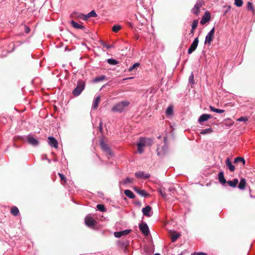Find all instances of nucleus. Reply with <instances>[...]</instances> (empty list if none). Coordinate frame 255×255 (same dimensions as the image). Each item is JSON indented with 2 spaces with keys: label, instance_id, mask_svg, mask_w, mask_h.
Here are the masks:
<instances>
[{
  "label": "nucleus",
  "instance_id": "f257e3e1",
  "mask_svg": "<svg viewBox=\"0 0 255 255\" xmlns=\"http://www.w3.org/2000/svg\"><path fill=\"white\" fill-rule=\"evenodd\" d=\"M129 104V102L127 100L118 103L112 108V111L113 112L122 113Z\"/></svg>",
  "mask_w": 255,
  "mask_h": 255
},
{
  "label": "nucleus",
  "instance_id": "f03ea898",
  "mask_svg": "<svg viewBox=\"0 0 255 255\" xmlns=\"http://www.w3.org/2000/svg\"><path fill=\"white\" fill-rule=\"evenodd\" d=\"M86 86L85 82L81 80H79L77 81L76 88L73 90L72 94L75 96H79L82 91L85 89Z\"/></svg>",
  "mask_w": 255,
  "mask_h": 255
},
{
  "label": "nucleus",
  "instance_id": "7ed1b4c3",
  "mask_svg": "<svg viewBox=\"0 0 255 255\" xmlns=\"http://www.w3.org/2000/svg\"><path fill=\"white\" fill-rule=\"evenodd\" d=\"M167 137L165 136L164 137V144L160 146H159L157 148L156 151L157 154L159 156L164 155L168 151V145L167 142Z\"/></svg>",
  "mask_w": 255,
  "mask_h": 255
},
{
  "label": "nucleus",
  "instance_id": "20e7f679",
  "mask_svg": "<svg viewBox=\"0 0 255 255\" xmlns=\"http://www.w3.org/2000/svg\"><path fill=\"white\" fill-rule=\"evenodd\" d=\"M215 28L213 27L207 34L205 37V44L210 45L214 37Z\"/></svg>",
  "mask_w": 255,
  "mask_h": 255
},
{
  "label": "nucleus",
  "instance_id": "39448f33",
  "mask_svg": "<svg viewBox=\"0 0 255 255\" xmlns=\"http://www.w3.org/2000/svg\"><path fill=\"white\" fill-rule=\"evenodd\" d=\"M199 43V39L198 37H196L193 40V42L191 44L188 50V53L191 54L193 52H194L196 49L197 48Z\"/></svg>",
  "mask_w": 255,
  "mask_h": 255
},
{
  "label": "nucleus",
  "instance_id": "423d86ee",
  "mask_svg": "<svg viewBox=\"0 0 255 255\" xmlns=\"http://www.w3.org/2000/svg\"><path fill=\"white\" fill-rule=\"evenodd\" d=\"M85 224L89 227L92 228L96 226V221L90 215L86 217L85 219Z\"/></svg>",
  "mask_w": 255,
  "mask_h": 255
},
{
  "label": "nucleus",
  "instance_id": "0eeeda50",
  "mask_svg": "<svg viewBox=\"0 0 255 255\" xmlns=\"http://www.w3.org/2000/svg\"><path fill=\"white\" fill-rule=\"evenodd\" d=\"M139 228L141 233L145 236H148L149 233V228L145 223H142L139 224Z\"/></svg>",
  "mask_w": 255,
  "mask_h": 255
},
{
  "label": "nucleus",
  "instance_id": "6e6552de",
  "mask_svg": "<svg viewBox=\"0 0 255 255\" xmlns=\"http://www.w3.org/2000/svg\"><path fill=\"white\" fill-rule=\"evenodd\" d=\"M26 140L28 143L32 146H35L38 145L39 144L38 140L30 134H29L26 136Z\"/></svg>",
  "mask_w": 255,
  "mask_h": 255
},
{
  "label": "nucleus",
  "instance_id": "1a4fd4ad",
  "mask_svg": "<svg viewBox=\"0 0 255 255\" xmlns=\"http://www.w3.org/2000/svg\"><path fill=\"white\" fill-rule=\"evenodd\" d=\"M100 144L101 148L104 151L108 153L110 155L112 154L110 148L109 147L108 145L103 140H101Z\"/></svg>",
  "mask_w": 255,
  "mask_h": 255
},
{
  "label": "nucleus",
  "instance_id": "9d476101",
  "mask_svg": "<svg viewBox=\"0 0 255 255\" xmlns=\"http://www.w3.org/2000/svg\"><path fill=\"white\" fill-rule=\"evenodd\" d=\"M131 232V230H125L120 232H116L114 233L115 237L119 238L122 236L128 235Z\"/></svg>",
  "mask_w": 255,
  "mask_h": 255
},
{
  "label": "nucleus",
  "instance_id": "9b49d317",
  "mask_svg": "<svg viewBox=\"0 0 255 255\" xmlns=\"http://www.w3.org/2000/svg\"><path fill=\"white\" fill-rule=\"evenodd\" d=\"M212 116L209 114H204L200 116L198 120V122L201 124L202 123L205 122L208 120L209 119L211 118Z\"/></svg>",
  "mask_w": 255,
  "mask_h": 255
},
{
  "label": "nucleus",
  "instance_id": "f8f14e48",
  "mask_svg": "<svg viewBox=\"0 0 255 255\" xmlns=\"http://www.w3.org/2000/svg\"><path fill=\"white\" fill-rule=\"evenodd\" d=\"M48 143L51 146L54 148L58 147V142L57 140L53 136H49L48 137Z\"/></svg>",
  "mask_w": 255,
  "mask_h": 255
},
{
  "label": "nucleus",
  "instance_id": "ddd939ff",
  "mask_svg": "<svg viewBox=\"0 0 255 255\" xmlns=\"http://www.w3.org/2000/svg\"><path fill=\"white\" fill-rule=\"evenodd\" d=\"M225 163L228 169L231 172H234L235 170V166L231 162L229 157L226 158Z\"/></svg>",
  "mask_w": 255,
  "mask_h": 255
},
{
  "label": "nucleus",
  "instance_id": "4468645a",
  "mask_svg": "<svg viewBox=\"0 0 255 255\" xmlns=\"http://www.w3.org/2000/svg\"><path fill=\"white\" fill-rule=\"evenodd\" d=\"M133 190L142 197H146L149 195L148 193H147L144 190H141L137 187H134Z\"/></svg>",
  "mask_w": 255,
  "mask_h": 255
},
{
  "label": "nucleus",
  "instance_id": "2eb2a0df",
  "mask_svg": "<svg viewBox=\"0 0 255 255\" xmlns=\"http://www.w3.org/2000/svg\"><path fill=\"white\" fill-rule=\"evenodd\" d=\"M151 207L149 206H146L145 207L143 208L142 211L143 214L147 217H150L152 215L151 212Z\"/></svg>",
  "mask_w": 255,
  "mask_h": 255
},
{
  "label": "nucleus",
  "instance_id": "dca6fc26",
  "mask_svg": "<svg viewBox=\"0 0 255 255\" xmlns=\"http://www.w3.org/2000/svg\"><path fill=\"white\" fill-rule=\"evenodd\" d=\"M135 176L138 178L147 179L150 177L148 173H144L143 172L139 171L135 173Z\"/></svg>",
  "mask_w": 255,
  "mask_h": 255
},
{
  "label": "nucleus",
  "instance_id": "f3484780",
  "mask_svg": "<svg viewBox=\"0 0 255 255\" xmlns=\"http://www.w3.org/2000/svg\"><path fill=\"white\" fill-rule=\"evenodd\" d=\"M246 180L245 178H242L240 180L238 187L239 189L241 190H244L246 188Z\"/></svg>",
  "mask_w": 255,
  "mask_h": 255
},
{
  "label": "nucleus",
  "instance_id": "a211bd4d",
  "mask_svg": "<svg viewBox=\"0 0 255 255\" xmlns=\"http://www.w3.org/2000/svg\"><path fill=\"white\" fill-rule=\"evenodd\" d=\"M227 184L231 187L233 188H235L237 187V185L239 182L238 179L237 178L234 179L233 180L228 181L226 182Z\"/></svg>",
  "mask_w": 255,
  "mask_h": 255
},
{
  "label": "nucleus",
  "instance_id": "6ab92c4d",
  "mask_svg": "<svg viewBox=\"0 0 255 255\" xmlns=\"http://www.w3.org/2000/svg\"><path fill=\"white\" fill-rule=\"evenodd\" d=\"M218 179L221 183L225 184L226 183V180L224 177V173L223 171L220 172L218 174Z\"/></svg>",
  "mask_w": 255,
  "mask_h": 255
},
{
  "label": "nucleus",
  "instance_id": "aec40b11",
  "mask_svg": "<svg viewBox=\"0 0 255 255\" xmlns=\"http://www.w3.org/2000/svg\"><path fill=\"white\" fill-rule=\"evenodd\" d=\"M100 97L99 96H97L96 98L94 99L92 105V108L93 109H97L98 107L99 103L100 101Z\"/></svg>",
  "mask_w": 255,
  "mask_h": 255
},
{
  "label": "nucleus",
  "instance_id": "412c9836",
  "mask_svg": "<svg viewBox=\"0 0 255 255\" xmlns=\"http://www.w3.org/2000/svg\"><path fill=\"white\" fill-rule=\"evenodd\" d=\"M71 24L73 27L76 29H82L84 28V26L83 25L78 23L74 20H72L71 21Z\"/></svg>",
  "mask_w": 255,
  "mask_h": 255
},
{
  "label": "nucleus",
  "instance_id": "4be33fe9",
  "mask_svg": "<svg viewBox=\"0 0 255 255\" xmlns=\"http://www.w3.org/2000/svg\"><path fill=\"white\" fill-rule=\"evenodd\" d=\"M125 194L130 199L135 198L134 194L129 190H126L124 191Z\"/></svg>",
  "mask_w": 255,
  "mask_h": 255
},
{
  "label": "nucleus",
  "instance_id": "5701e85b",
  "mask_svg": "<svg viewBox=\"0 0 255 255\" xmlns=\"http://www.w3.org/2000/svg\"><path fill=\"white\" fill-rule=\"evenodd\" d=\"M209 108H210V110L212 112H215V113H217L222 114V113H223L225 112V110H221V109H216V108H214L212 106H209Z\"/></svg>",
  "mask_w": 255,
  "mask_h": 255
},
{
  "label": "nucleus",
  "instance_id": "b1692460",
  "mask_svg": "<svg viewBox=\"0 0 255 255\" xmlns=\"http://www.w3.org/2000/svg\"><path fill=\"white\" fill-rule=\"evenodd\" d=\"M146 138L144 137H140L139 138V141L138 142L137 144V146H141V147H144L145 145V141Z\"/></svg>",
  "mask_w": 255,
  "mask_h": 255
},
{
  "label": "nucleus",
  "instance_id": "393cba45",
  "mask_svg": "<svg viewBox=\"0 0 255 255\" xmlns=\"http://www.w3.org/2000/svg\"><path fill=\"white\" fill-rule=\"evenodd\" d=\"M213 132V129L211 128H208L202 129L200 131V133L201 134H210Z\"/></svg>",
  "mask_w": 255,
  "mask_h": 255
},
{
  "label": "nucleus",
  "instance_id": "a878e982",
  "mask_svg": "<svg viewBox=\"0 0 255 255\" xmlns=\"http://www.w3.org/2000/svg\"><path fill=\"white\" fill-rule=\"evenodd\" d=\"M10 213L13 216H16L19 213V210L16 207L13 206L11 209Z\"/></svg>",
  "mask_w": 255,
  "mask_h": 255
},
{
  "label": "nucleus",
  "instance_id": "bb28decb",
  "mask_svg": "<svg viewBox=\"0 0 255 255\" xmlns=\"http://www.w3.org/2000/svg\"><path fill=\"white\" fill-rule=\"evenodd\" d=\"M133 179L130 178L129 177H127L123 181L120 182V184H127L128 183H133Z\"/></svg>",
  "mask_w": 255,
  "mask_h": 255
},
{
  "label": "nucleus",
  "instance_id": "cd10ccee",
  "mask_svg": "<svg viewBox=\"0 0 255 255\" xmlns=\"http://www.w3.org/2000/svg\"><path fill=\"white\" fill-rule=\"evenodd\" d=\"M210 18V15L209 13H208V15L204 16L201 20V23L202 24H205V23H206L207 21H208L209 20Z\"/></svg>",
  "mask_w": 255,
  "mask_h": 255
},
{
  "label": "nucleus",
  "instance_id": "c85d7f7f",
  "mask_svg": "<svg viewBox=\"0 0 255 255\" xmlns=\"http://www.w3.org/2000/svg\"><path fill=\"white\" fill-rule=\"evenodd\" d=\"M157 190L162 198H166V194L165 190L163 188L160 187V188H158Z\"/></svg>",
  "mask_w": 255,
  "mask_h": 255
},
{
  "label": "nucleus",
  "instance_id": "c756f323",
  "mask_svg": "<svg viewBox=\"0 0 255 255\" xmlns=\"http://www.w3.org/2000/svg\"><path fill=\"white\" fill-rule=\"evenodd\" d=\"M106 76L105 75H102L101 76L97 77L94 79V82L97 83L105 80Z\"/></svg>",
  "mask_w": 255,
  "mask_h": 255
},
{
  "label": "nucleus",
  "instance_id": "7c9ffc66",
  "mask_svg": "<svg viewBox=\"0 0 255 255\" xmlns=\"http://www.w3.org/2000/svg\"><path fill=\"white\" fill-rule=\"evenodd\" d=\"M173 114V108L171 106L167 107L166 110V114L167 116H171Z\"/></svg>",
  "mask_w": 255,
  "mask_h": 255
},
{
  "label": "nucleus",
  "instance_id": "2f4dec72",
  "mask_svg": "<svg viewBox=\"0 0 255 255\" xmlns=\"http://www.w3.org/2000/svg\"><path fill=\"white\" fill-rule=\"evenodd\" d=\"M107 62L109 64L112 65H116L118 63V62L116 60L112 58L108 59Z\"/></svg>",
  "mask_w": 255,
  "mask_h": 255
},
{
  "label": "nucleus",
  "instance_id": "473e14b6",
  "mask_svg": "<svg viewBox=\"0 0 255 255\" xmlns=\"http://www.w3.org/2000/svg\"><path fill=\"white\" fill-rule=\"evenodd\" d=\"M140 65V64L139 63H134L132 66H131L128 70V72H131L135 69L138 67Z\"/></svg>",
  "mask_w": 255,
  "mask_h": 255
},
{
  "label": "nucleus",
  "instance_id": "72a5a7b5",
  "mask_svg": "<svg viewBox=\"0 0 255 255\" xmlns=\"http://www.w3.org/2000/svg\"><path fill=\"white\" fill-rule=\"evenodd\" d=\"M194 74H193V73L192 72L189 77V83H190V84H192V85H194V83H195V82H194Z\"/></svg>",
  "mask_w": 255,
  "mask_h": 255
},
{
  "label": "nucleus",
  "instance_id": "f704fd0d",
  "mask_svg": "<svg viewBox=\"0 0 255 255\" xmlns=\"http://www.w3.org/2000/svg\"><path fill=\"white\" fill-rule=\"evenodd\" d=\"M97 208L98 209V210L103 212H106V209L104 205L103 204H98L97 205Z\"/></svg>",
  "mask_w": 255,
  "mask_h": 255
},
{
  "label": "nucleus",
  "instance_id": "c9c22d12",
  "mask_svg": "<svg viewBox=\"0 0 255 255\" xmlns=\"http://www.w3.org/2000/svg\"><path fill=\"white\" fill-rule=\"evenodd\" d=\"M180 234H174L173 235H172V237H171V241L172 242H175L177 240V239L179 237Z\"/></svg>",
  "mask_w": 255,
  "mask_h": 255
},
{
  "label": "nucleus",
  "instance_id": "e433bc0d",
  "mask_svg": "<svg viewBox=\"0 0 255 255\" xmlns=\"http://www.w3.org/2000/svg\"><path fill=\"white\" fill-rule=\"evenodd\" d=\"M121 29V26L119 25H115L112 28V30L115 32H118Z\"/></svg>",
  "mask_w": 255,
  "mask_h": 255
},
{
  "label": "nucleus",
  "instance_id": "4c0bfd02",
  "mask_svg": "<svg viewBox=\"0 0 255 255\" xmlns=\"http://www.w3.org/2000/svg\"><path fill=\"white\" fill-rule=\"evenodd\" d=\"M243 4L242 0H235V4L238 7H241Z\"/></svg>",
  "mask_w": 255,
  "mask_h": 255
},
{
  "label": "nucleus",
  "instance_id": "58836bf2",
  "mask_svg": "<svg viewBox=\"0 0 255 255\" xmlns=\"http://www.w3.org/2000/svg\"><path fill=\"white\" fill-rule=\"evenodd\" d=\"M203 4L204 2L202 0H198L195 5L200 9Z\"/></svg>",
  "mask_w": 255,
  "mask_h": 255
},
{
  "label": "nucleus",
  "instance_id": "ea45409f",
  "mask_svg": "<svg viewBox=\"0 0 255 255\" xmlns=\"http://www.w3.org/2000/svg\"><path fill=\"white\" fill-rule=\"evenodd\" d=\"M192 11L193 13L198 14L199 12V8L195 5L192 9Z\"/></svg>",
  "mask_w": 255,
  "mask_h": 255
},
{
  "label": "nucleus",
  "instance_id": "a19ab883",
  "mask_svg": "<svg viewBox=\"0 0 255 255\" xmlns=\"http://www.w3.org/2000/svg\"><path fill=\"white\" fill-rule=\"evenodd\" d=\"M198 23V20H194L191 25L192 28L195 29L197 27Z\"/></svg>",
  "mask_w": 255,
  "mask_h": 255
},
{
  "label": "nucleus",
  "instance_id": "79ce46f5",
  "mask_svg": "<svg viewBox=\"0 0 255 255\" xmlns=\"http://www.w3.org/2000/svg\"><path fill=\"white\" fill-rule=\"evenodd\" d=\"M248 121V118L246 117H241V118L237 119L238 122H246Z\"/></svg>",
  "mask_w": 255,
  "mask_h": 255
},
{
  "label": "nucleus",
  "instance_id": "37998d69",
  "mask_svg": "<svg viewBox=\"0 0 255 255\" xmlns=\"http://www.w3.org/2000/svg\"><path fill=\"white\" fill-rule=\"evenodd\" d=\"M243 157H240V156L237 157L235 158L234 162L235 163H238L239 162H241L243 160Z\"/></svg>",
  "mask_w": 255,
  "mask_h": 255
},
{
  "label": "nucleus",
  "instance_id": "c03bdc74",
  "mask_svg": "<svg viewBox=\"0 0 255 255\" xmlns=\"http://www.w3.org/2000/svg\"><path fill=\"white\" fill-rule=\"evenodd\" d=\"M58 174L59 176L60 177L61 181H63L64 183H66V177H65V176L61 173H58Z\"/></svg>",
  "mask_w": 255,
  "mask_h": 255
},
{
  "label": "nucleus",
  "instance_id": "a18cd8bd",
  "mask_svg": "<svg viewBox=\"0 0 255 255\" xmlns=\"http://www.w3.org/2000/svg\"><path fill=\"white\" fill-rule=\"evenodd\" d=\"M101 44L104 47H105L107 49H110V48H111L113 46L112 45H108V44H106L103 41H101Z\"/></svg>",
  "mask_w": 255,
  "mask_h": 255
},
{
  "label": "nucleus",
  "instance_id": "49530a36",
  "mask_svg": "<svg viewBox=\"0 0 255 255\" xmlns=\"http://www.w3.org/2000/svg\"><path fill=\"white\" fill-rule=\"evenodd\" d=\"M247 8L248 9H250L251 10H254V7L253 5V3L249 1L247 3Z\"/></svg>",
  "mask_w": 255,
  "mask_h": 255
},
{
  "label": "nucleus",
  "instance_id": "de8ad7c7",
  "mask_svg": "<svg viewBox=\"0 0 255 255\" xmlns=\"http://www.w3.org/2000/svg\"><path fill=\"white\" fill-rule=\"evenodd\" d=\"M90 17H96L97 16L96 12L94 10H92L91 12L88 13Z\"/></svg>",
  "mask_w": 255,
  "mask_h": 255
},
{
  "label": "nucleus",
  "instance_id": "09e8293b",
  "mask_svg": "<svg viewBox=\"0 0 255 255\" xmlns=\"http://www.w3.org/2000/svg\"><path fill=\"white\" fill-rule=\"evenodd\" d=\"M75 16L77 17V18L82 19L83 13H79V12H75L74 13Z\"/></svg>",
  "mask_w": 255,
  "mask_h": 255
},
{
  "label": "nucleus",
  "instance_id": "8fccbe9b",
  "mask_svg": "<svg viewBox=\"0 0 255 255\" xmlns=\"http://www.w3.org/2000/svg\"><path fill=\"white\" fill-rule=\"evenodd\" d=\"M191 255H208L206 253L203 252H194Z\"/></svg>",
  "mask_w": 255,
  "mask_h": 255
},
{
  "label": "nucleus",
  "instance_id": "3c124183",
  "mask_svg": "<svg viewBox=\"0 0 255 255\" xmlns=\"http://www.w3.org/2000/svg\"><path fill=\"white\" fill-rule=\"evenodd\" d=\"M89 18H90V16H89V15L88 13L87 14H83L82 19H83L84 20H87Z\"/></svg>",
  "mask_w": 255,
  "mask_h": 255
},
{
  "label": "nucleus",
  "instance_id": "603ef678",
  "mask_svg": "<svg viewBox=\"0 0 255 255\" xmlns=\"http://www.w3.org/2000/svg\"><path fill=\"white\" fill-rule=\"evenodd\" d=\"M137 151L139 153H142L143 151V147L137 146Z\"/></svg>",
  "mask_w": 255,
  "mask_h": 255
},
{
  "label": "nucleus",
  "instance_id": "864d4df0",
  "mask_svg": "<svg viewBox=\"0 0 255 255\" xmlns=\"http://www.w3.org/2000/svg\"><path fill=\"white\" fill-rule=\"evenodd\" d=\"M24 29H24L25 32L26 33H29L30 31V28L26 25H24Z\"/></svg>",
  "mask_w": 255,
  "mask_h": 255
},
{
  "label": "nucleus",
  "instance_id": "5fc2aeb1",
  "mask_svg": "<svg viewBox=\"0 0 255 255\" xmlns=\"http://www.w3.org/2000/svg\"><path fill=\"white\" fill-rule=\"evenodd\" d=\"M230 9H231V6H228L227 7V9H226V10L224 12V14H226L227 13H228V11H230Z\"/></svg>",
  "mask_w": 255,
  "mask_h": 255
},
{
  "label": "nucleus",
  "instance_id": "6e6d98bb",
  "mask_svg": "<svg viewBox=\"0 0 255 255\" xmlns=\"http://www.w3.org/2000/svg\"><path fill=\"white\" fill-rule=\"evenodd\" d=\"M99 126H100V130L101 132H102V130H103V128H102V122H101L100 124H99Z\"/></svg>",
  "mask_w": 255,
  "mask_h": 255
},
{
  "label": "nucleus",
  "instance_id": "4d7b16f0",
  "mask_svg": "<svg viewBox=\"0 0 255 255\" xmlns=\"http://www.w3.org/2000/svg\"><path fill=\"white\" fill-rule=\"evenodd\" d=\"M194 30H195V29H192H192H191V31H190V34H191L192 35H193V34H194Z\"/></svg>",
  "mask_w": 255,
  "mask_h": 255
},
{
  "label": "nucleus",
  "instance_id": "13d9d810",
  "mask_svg": "<svg viewBox=\"0 0 255 255\" xmlns=\"http://www.w3.org/2000/svg\"><path fill=\"white\" fill-rule=\"evenodd\" d=\"M242 162V163H243V165H245V163H246V161H245V159H244V158H243V160L242 161V162Z\"/></svg>",
  "mask_w": 255,
  "mask_h": 255
},
{
  "label": "nucleus",
  "instance_id": "bf43d9fd",
  "mask_svg": "<svg viewBox=\"0 0 255 255\" xmlns=\"http://www.w3.org/2000/svg\"><path fill=\"white\" fill-rule=\"evenodd\" d=\"M154 255H160L159 254L156 253V254H155Z\"/></svg>",
  "mask_w": 255,
  "mask_h": 255
},
{
  "label": "nucleus",
  "instance_id": "052dcab7",
  "mask_svg": "<svg viewBox=\"0 0 255 255\" xmlns=\"http://www.w3.org/2000/svg\"><path fill=\"white\" fill-rule=\"evenodd\" d=\"M129 25L130 26H132V24H131V23H129Z\"/></svg>",
  "mask_w": 255,
  "mask_h": 255
},
{
  "label": "nucleus",
  "instance_id": "680f3d73",
  "mask_svg": "<svg viewBox=\"0 0 255 255\" xmlns=\"http://www.w3.org/2000/svg\"><path fill=\"white\" fill-rule=\"evenodd\" d=\"M48 162L50 163V160L49 159H48Z\"/></svg>",
  "mask_w": 255,
  "mask_h": 255
},
{
  "label": "nucleus",
  "instance_id": "e2e57ef3",
  "mask_svg": "<svg viewBox=\"0 0 255 255\" xmlns=\"http://www.w3.org/2000/svg\"><path fill=\"white\" fill-rule=\"evenodd\" d=\"M160 137H161V136H160V135H159V136L158 137V138H160Z\"/></svg>",
  "mask_w": 255,
  "mask_h": 255
}]
</instances>
